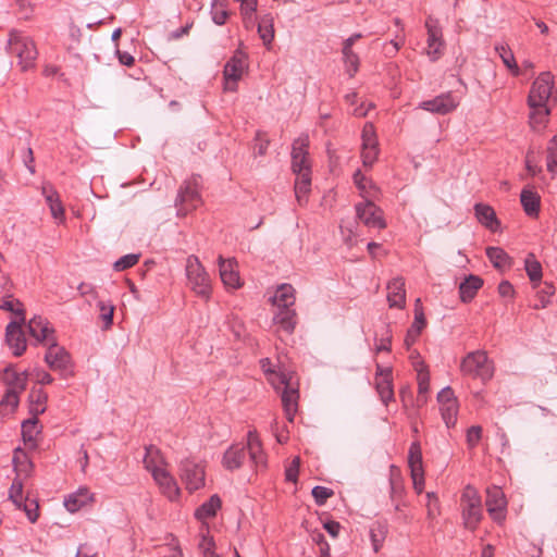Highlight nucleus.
I'll use <instances>...</instances> for the list:
<instances>
[{
	"mask_svg": "<svg viewBox=\"0 0 557 557\" xmlns=\"http://www.w3.org/2000/svg\"><path fill=\"white\" fill-rule=\"evenodd\" d=\"M425 318L424 313L422 311V308L420 307V299L416 300V308H414V322L411 326V330L414 329L416 336H418L421 332V330L425 326Z\"/></svg>",
	"mask_w": 557,
	"mask_h": 557,
	"instance_id": "13d9d810",
	"label": "nucleus"
},
{
	"mask_svg": "<svg viewBox=\"0 0 557 557\" xmlns=\"http://www.w3.org/2000/svg\"><path fill=\"white\" fill-rule=\"evenodd\" d=\"M474 214L478 221L486 228L496 232L499 228V221L496 216L495 210L485 203L474 205Z\"/></svg>",
	"mask_w": 557,
	"mask_h": 557,
	"instance_id": "4be33fe9",
	"label": "nucleus"
},
{
	"mask_svg": "<svg viewBox=\"0 0 557 557\" xmlns=\"http://www.w3.org/2000/svg\"><path fill=\"white\" fill-rule=\"evenodd\" d=\"M272 17L264 15L258 23V33L264 45H270L274 38Z\"/></svg>",
	"mask_w": 557,
	"mask_h": 557,
	"instance_id": "ea45409f",
	"label": "nucleus"
},
{
	"mask_svg": "<svg viewBox=\"0 0 557 557\" xmlns=\"http://www.w3.org/2000/svg\"><path fill=\"white\" fill-rule=\"evenodd\" d=\"M354 182L357 188L360 190V194L363 198L368 199V195H370V190L374 188L371 181H369L360 170L356 171L354 174Z\"/></svg>",
	"mask_w": 557,
	"mask_h": 557,
	"instance_id": "8fccbe9b",
	"label": "nucleus"
},
{
	"mask_svg": "<svg viewBox=\"0 0 557 557\" xmlns=\"http://www.w3.org/2000/svg\"><path fill=\"white\" fill-rule=\"evenodd\" d=\"M138 260L139 255H125L114 262L113 268L115 271H124L126 269L134 267L138 262Z\"/></svg>",
	"mask_w": 557,
	"mask_h": 557,
	"instance_id": "864d4df0",
	"label": "nucleus"
},
{
	"mask_svg": "<svg viewBox=\"0 0 557 557\" xmlns=\"http://www.w3.org/2000/svg\"><path fill=\"white\" fill-rule=\"evenodd\" d=\"M246 455L245 446L233 445L224 453L222 463L225 469L234 471L243 466Z\"/></svg>",
	"mask_w": 557,
	"mask_h": 557,
	"instance_id": "5701e85b",
	"label": "nucleus"
},
{
	"mask_svg": "<svg viewBox=\"0 0 557 557\" xmlns=\"http://www.w3.org/2000/svg\"><path fill=\"white\" fill-rule=\"evenodd\" d=\"M40 433L38 429V418L33 416L22 423V437L29 448L34 449L37 447V436Z\"/></svg>",
	"mask_w": 557,
	"mask_h": 557,
	"instance_id": "c85d7f7f",
	"label": "nucleus"
},
{
	"mask_svg": "<svg viewBox=\"0 0 557 557\" xmlns=\"http://www.w3.org/2000/svg\"><path fill=\"white\" fill-rule=\"evenodd\" d=\"M300 467V458L296 456L285 470V478L288 482H297Z\"/></svg>",
	"mask_w": 557,
	"mask_h": 557,
	"instance_id": "0e129e2a",
	"label": "nucleus"
},
{
	"mask_svg": "<svg viewBox=\"0 0 557 557\" xmlns=\"http://www.w3.org/2000/svg\"><path fill=\"white\" fill-rule=\"evenodd\" d=\"M91 499V494L87 487H81L77 492L69 495L64 500L65 508L75 512L85 506Z\"/></svg>",
	"mask_w": 557,
	"mask_h": 557,
	"instance_id": "c756f323",
	"label": "nucleus"
},
{
	"mask_svg": "<svg viewBox=\"0 0 557 557\" xmlns=\"http://www.w3.org/2000/svg\"><path fill=\"white\" fill-rule=\"evenodd\" d=\"M295 290L289 284H282L273 296V304L277 308L293 307L295 304Z\"/></svg>",
	"mask_w": 557,
	"mask_h": 557,
	"instance_id": "7c9ffc66",
	"label": "nucleus"
},
{
	"mask_svg": "<svg viewBox=\"0 0 557 557\" xmlns=\"http://www.w3.org/2000/svg\"><path fill=\"white\" fill-rule=\"evenodd\" d=\"M202 203L200 196V176L193 175L186 180L180 187L175 206L178 215H186L197 209Z\"/></svg>",
	"mask_w": 557,
	"mask_h": 557,
	"instance_id": "39448f33",
	"label": "nucleus"
},
{
	"mask_svg": "<svg viewBox=\"0 0 557 557\" xmlns=\"http://www.w3.org/2000/svg\"><path fill=\"white\" fill-rule=\"evenodd\" d=\"M408 466L411 471H423L422 451L418 441L412 442L408 451Z\"/></svg>",
	"mask_w": 557,
	"mask_h": 557,
	"instance_id": "58836bf2",
	"label": "nucleus"
},
{
	"mask_svg": "<svg viewBox=\"0 0 557 557\" xmlns=\"http://www.w3.org/2000/svg\"><path fill=\"white\" fill-rule=\"evenodd\" d=\"M483 286V280L470 274L459 285V294L462 302H470L476 295L478 290Z\"/></svg>",
	"mask_w": 557,
	"mask_h": 557,
	"instance_id": "b1692460",
	"label": "nucleus"
},
{
	"mask_svg": "<svg viewBox=\"0 0 557 557\" xmlns=\"http://www.w3.org/2000/svg\"><path fill=\"white\" fill-rule=\"evenodd\" d=\"M9 499L16 506L22 508L23 497V481L20 478H15L9 491Z\"/></svg>",
	"mask_w": 557,
	"mask_h": 557,
	"instance_id": "49530a36",
	"label": "nucleus"
},
{
	"mask_svg": "<svg viewBox=\"0 0 557 557\" xmlns=\"http://www.w3.org/2000/svg\"><path fill=\"white\" fill-rule=\"evenodd\" d=\"M377 146L374 126L367 123L362 129V147Z\"/></svg>",
	"mask_w": 557,
	"mask_h": 557,
	"instance_id": "4d7b16f0",
	"label": "nucleus"
},
{
	"mask_svg": "<svg viewBox=\"0 0 557 557\" xmlns=\"http://www.w3.org/2000/svg\"><path fill=\"white\" fill-rule=\"evenodd\" d=\"M280 385L283 386L281 399L287 419L292 422L298 408V389L295 388L290 383V377L286 374L278 376Z\"/></svg>",
	"mask_w": 557,
	"mask_h": 557,
	"instance_id": "ddd939ff",
	"label": "nucleus"
},
{
	"mask_svg": "<svg viewBox=\"0 0 557 557\" xmlns=\"http://www.w3.org/2000/svg\"><path fill=\"white\" fill-rule=\"evenodd\" d=\"M440 410L446 426L448 429L455 426L458 414V403L450 401L447 405H441Z\"/></svg>",
	"mask_w": 557,
	"mask_h": 557,
	"instance_id": "79ce46f5",
	"label": "nucleus"
},
{
	"mask_svg": "<svg viewBox=\"0 0 557 557\" xmlns=\"http://www.w3.org/2000/svg\"><path fill=\"white\" fill-rule=\"evenodd\" d=\"M412 364L417 371L418 401L425 404L430 387V374L423 361H413Z\"/></svg>",
	"mask_w": 557,
	"mask_h": 557,
	"instance_id": "393cba45",
	"label": "nucleus"
},
{
	"mask_svg": "<svg viewBox=\"0 0 557 557\" xmlns=\"http://www.w3.org/2000/svg\"><path fill=\"white\" fill-rule=\"evenodd\" d=\"M219 271L223 284L230 288H238L240 286V277L237 271V263L234 259H224L219 257Z\"/></svg>",
	"mask_w": 557,
	"mask_h": 557,
	"instance_id": "6ab92c4d",
	"label": "nucleus"
},
{
	"mask_svg": "<svg viewBox=\"0 0 557 557\" xmlns=\"http://www.w3.org/2000/svg\"><path fill=\"white\" fill-rule=\"evenodd\" d=\"M292 169L295 174L311 173L308 156L294 157L292 159Z\"/></svg>",
	"mask_w": 557,
	"mask_h": 557,
	"instance_id": "5fc2aeb1",
	"label": "nucleus"
},
{
	"mask_svg": "<svg viewBox=\"0 0 557 557\" xmlns=\"http://www.w3.org/2000/svg\"><path fill=\"white\" fill-rule=\"evenodd\" d=\"M553 88L554 76L550 72L541 73L533 82L528 96V103L532 110L530 121L533 126L546 122L550 113L548 104L553 98Z\"/></svg>",
	"mask_w": 557,
	"mask_h": 557,
	"instance_id": "f257e3e1",
	"label": "nucleus"
},
{
	"mask_svg": "<svg viewBox=\"0 0 557 557\" xmlns=\"http://www.w3.org/2000/svg\"><path fill=\"white\" fill-rule=\"evenodd\" d=\"M12 462L16 473L15 478H20L23 481V479H26L30 475L33 463L24 450L16 448L14 450Z\"/></svg>",
	"mask_w": 557,
	"mask_h": 557,
	"instance_id": "a878e982",
	"label": "nucleus"
},
{
	"mask_svg": "<svg viewBox=\"0 0 557 557\" xmlns=\"http://www.w3.org/2000/svg\"><path fill=\"white\" fill-rule=\"evenodd\" d=\"M520 201L524 212L529 216H536L540 212V196L529 189H523L520 195Z\"/></svg>",
	"mask_w": 557,
	"mask_h": 557,
	"instance_id": "72a5a7b5",
	"label": "nucleus"
},
{
	"mask_svg": "<svg viewBox=\"0 0 557 557\" xmlns=\"http://www.w3.org/2000/svg\"><path fill=\"white\" fill-rule=\"evenodd\" d=\"M48 348L45 355V361L48 363L50 369L65 371L67 370L71 361L69 352L60 347L57 343V338L47 344Z\"/></svg>",
	"mask_w": 557,
	"mask_h": 557,
	"instance_id": "2eb2a0df",
	"label": "nucleus"
},
{
	"mask_svg": "<svg viewBox=\"0 0 557 557\" xmlns=\"http://www.w3.org/2000/svg\"><path fill=\"white\" fill-rule=\"evenodd\" d=\"M8 48L11 54L18 59L22 71H28L35 66L38 51L34 40L22 32L12 29L9 33Z\"/></svg>",
	"mask_w": 557,
	"mask_h": 557,
	"instance_id": "7ed1b4c3",
	"label": "nucleus"
},
{
	"mask_svg": "<svg viewBox=\"0 0 557 557\" xmlns=\"http://www.w3.org/2000/svg\"><path fill=\"white\" fill-rule=\"evenodd\" d=\"M356 214L368 227L380 230L386 227L383 211L370 199L356 205Z\"/></svg>",
	"mask_w": 557,
	"mask_h": 557,
	"instance_id": "9d476101",
	"label": "nucleus"
},
{
	"mask_svg": "<svg viewBox=\"0 0 557 557\" xmlns=\"http://www.w3.org/2000/svg\"><path fill=\"white\" fill-rule=\"evenodd\" d=\"M524 270L532 283H540L543 276L542 264L533 252H529L524 259Z\"/></svg>",
	"mask_w": 557,
	"mask_h": 557,
	"instance_id": "4c0bfd02",
	"label": "nucleus"
},
{
	"mask_svg": "<svg viewBox=\"0 0 557 557\" xmlns=\"http://www.w3.org/2000/svg\"><path fill=\"white\" fill-rule=\"evenodd\" d=\"M460 370L463 375L487 382L493 377L494 367L483 350L469 352L461 361Z\"/></svg>",
	"mask_w": 557,
	"mask_h": 557,
	"instance_id": "20e7f679",
	"label": "nucleus"
},
{
	"mask_svg": "<svg viewBox=\"0 0 557 557\" xmlns=\"http://www.w3.org/2000/svg\"><path fill=\"white\" fill-rule=\"evenodd\" d=\"M311 494L314 498L315 504L318 506H322L326 503V500L330 497L334 495V492L329 487L317 485L312 488Z\"/></svg>",
	"mask_w": 557,
	"mask_h": 557,
	"instance_id": "603ef678",
	"label": "nucleus"
},
{
	"mask_svg": "<svg viewBox=\"0 0 557 557\" xmlns=\"http://www.w3.org/2000/svg\"><path fill=\"white\" fill-rule=\"evenodd\" d=\"M389 497L392 502L405 500L406 490L399 476L392 475L389 479Z\"/></svg>",
	"mask_w": 557,
	"mask_h": 557,
	"instance_id": "a18cd8bd",
	"label": "nucleus"
},
{
	"mask_svg": "<svg viewBox=\"0 0 557 557\" xmlns=\"http://www.w3.org/2000/svg\"><path fill=\"white\" fill-rule=\"evenodd\" d=\"M186 275L191 289L202 298L211 293L210 277L196 256H189L186 262Z\"/></svg>",
	"mask_w": 557,
	"mask_h": 557,
	"instance_id": "0eeeda50",
	"label": "nucleus"
},
{
	"mask_svg": "<svg viewBox=\"0 0 557 557\" xmlns=\"http://www.w3.org/2000/svg\"><path fill=\"white\" fill-rule=\"evenodd\" d=\"M485 504L487 511L493 520L499 522L505 519V509L507 503L504 492L499 487L493 486L487 488Z\"/></svg>",
	"mask_w": 557,
	"mask_h": 557,
	"instance_id": "dca6fc26",
	"label": "nucleus"
},
{
	"mask_svg": "<svg viewBox=\"0 0 557 557\" xmlns=\"http://www.w3.org/2000/svg\"><path fill=\"white\" fill-rule=\"evenodd\" d=\"M342 52L346 71L350 77H354L359 70V57L352 50H342Z\"/></svg>",
	"mask_w": 557,
	"mask_h": 557,
	"instance_id": "09e8293b",
	"label": "nucleus"
},
{
	"mask_svg": "<svg viewBox=\"0 0 557 557\" xmlns=\"http://www.w3.org/2000/svg\"><path fill=\"white\" fill-rule=\"evenodd\" d=\"M181 479L189 492L205 485V468L193 459L182 460L180 466Z\"/></svg>",
	"mask_w": 557,
	"mask_h": 557,
	"instance_id": "1a4fd4ad",
	"label": "nucleus"
},
{
	"mask_svg": "<svg viewBox=\"0 0 557 557\" xmlns=\"http://www.w3.org/2000/svg\"><path fill=\"white\" fill-rule=\"evenodd\" d=\"M24 324L22 321H11L5 327V342L15 357L22 356L27 347Z\"/></svg>",
	"mask_w": 557,
	"mask_h": 557,
	"instance_id": "f8f14e48",
	"label": "nucleus"
},
{
	"mask_svg": "<svg viewBox=\"0 0 557 557\" xmlns=\"http://www.w3.org/2000/svg\"><path fill=\"white\" fill-rule=\"evenodd\" d=\"M7 391L0 400V414L8 416L18 406L20 395L26 389L28 373L17 372L12 364L8 366L0 375Z\"/></svg>",
	"mask_w": 557,
	"mask_h": 557,
	"instance_id": "f03ea898",
	"label": "nucleus"
},
{
	"mask_svg": "<svg viewBox=\"0 0 557 557\" xmlns=\"http://www.w3.org/2000/svg\"><path fill=\"white\" fill-rule=\"evenodd\" d=\"M425 27L428 30L426 53L432 61H435L443 54L444 41L442 39V28L438 21L432 16L426 18Z\"/></svg>",
	"mask_w": 557,
	"mask_h": 557,
	"instance_id": "9b49d317",
	"label": "nucleus"
},
{
	"mask_svg": "<svg viewBox=\"0 0 557 557\" xmlns=\"http://www.w3.org/2000/svg\"><path fill=\"white\" fill-rule=\"evenodd\" d=\"M21 509L25 511L28 520L32 523H35L37 521L39 513L38 504L36 500H29L28 498L23 499Z\"/></svg>",
	"mask_w": 557,
	"mask_h": 557,
	"instance_id": "6e6d98bb",
	"label": "nucleus"
},
{
	"mask_svg": "<svg viewBox=\"0 0 557 557\" xmlns=\"http://www.w3.org/2000/svg\"><path fill=\"white\" fill-rule=\"evenodd\" d=\"M46 202L48 203L51 214L54 219L64 218V208L62 206L59 195L53 198H48Z\"/></svg>",
	"mask_w": 557,
	"mask_h": 557,
	"instance_id": "680f3d73",
	"label": "nucleus"
},
{
	"mask_svg": "<svg viewBox=\"0 0 557 557\" xmlns=\"http://www.w3.org/2000/svg\"><path fill=\"white\" fill-rule=\"evenodd\" d=\"M462 519L465 527L475 530L482 519V502L478 491L467 485L461 495Z\"/></svg>",
	"mask_w": 557,
	"mask_h": 557,
	"instance_id": "423d86ee",
	"label": "nucleus"
},
{
	"mask_svg": "<svg viewBox=\"0 0 557 557\" xmlns=\"http://www.w3.org/2000/svg\"><path fill=\"white\" fill-rule=\"evenodd\" d=\"M387 300L392 308H404L406 304L405 281L403 277L393 278L387 285Z\"/></svg>",
	"mask_w": 557,
	"mask_h": 557,
	"instance_id": "412c9836",
	"label": "nucleus"
},
{
	"mask_svg": "<svg viewBox=\"0 0 557 557\" xmlns=\"http://www.w3.org/2000/svg\"><path fill=\"white\" fill-rule=\"evenodd\" d=\"M295 194L297 200L302 205V198L309 193L311 186V173L296 174Z\"/></svg>",
	"mask_w": 557,
	"mask_h": 557,
	"instance_id": "a19ab883",
	"label": "nucleus"
},
{
	"mask_svg": "<svg viewBox=\"0 0 557 557\" xmlns=\"http://www.w3.org/2000/svg\"><path fill=\"white\" fill-rule=\"evenodd\" d=\"M48 395L42 388L33 387L28 395L29 412L38 417L46 410Z\"/></svg>",
	"mask_w": 557,
	"mask_h": 557,
	"instance_id": "cd10ccee",
	"label": "nucleus"
},
{
	"mask_svg": "<svg viewBox=\"0 0 557 557\" xmlns=\"http://www.w3.org/2000/svg\"><path fill=\"white\" fill-rule=\"evenodd\" d=\"M28 334L36 341L37 344L47 345L55 339L54 329L50 325L49 321L41 317H33L27 324Z\"/></svg>",
	"mask_w": 557,
	"mask_h": 557,
	"instance_id": "4468645a",
	"label": "nucleus"
},
{
	"mask_svg": "<svg viewBox=\"0 0 557 557\" xmlns=\"http://www.w3.org/2000/svg\"><path fill=\"white\" fill-rule=\"evenodd\" d=\"M247 449H248L250 460L256 466H259L264 462V455L262 451L261 442H260L256 431L248 432Z\"/></svg>",
	"mask_w": 557,
	"mask_h": 557,
	"instance_id": "473e14b6",
	"label": "nucleus"
},
{
	"mask_svg": "<svg viewBox=\"0 0 557 557\" xmlns=\"http://www.w3.org/2000/svg\"><path fill=\"white\" fill-rule=\"evenodd\" d=\"M379 156L377 146L362 147V162L364 166H372Z\"/></svg>",
	"mask_w": 557,
	"mask_h": 557,
	"instance_id": "052dcab7",
	"label": "nucleus"
},
{
	"mask_svg": "<svg viewBox=\"0 0 557 557\" xmlns=\"http://www.w3.org/2000/svg\"><path fill=\"white\" fill-rule=\"evenodd\" d=\"M247 66V55L237 50L224 66L223 76L225 90L235 91L237 89V82L242 78Z\"/></svg>",
	"mask_w": 557,
	"mask_h": 557,
	"instance_id": "6e6552de",
	"label": "nucleus"
},
{
	"mask_svg": "<svg viewBox=\"0 0 557 557\" xmlns=\"http://www.w3.org/2000/svg\"><path fill=\"white\" fill-rule=\"evenodd\" d=\"M143 461H144L145 468L148 471H150L152 475L156 471H161L163 469L161 467L163 463V458L161 456V453L153 445L146 447V454L144 456Z\"/></svg>",
	"mask_w": 557,
	"mask_h": 557,
	"instance_id": "f704fd0d",
	"label": "nucleus"
},
{
	"mask_svg": "<svg viewBox=\"0 0 557 557\" xmlns=\"http://www.w3.org/2000/svg\"><path fill=\"white\" fill-rule=\"evenodd\" d=\"M308 147H309V136L308 135H300L298 138H296L292 146V159L294 157H301V156H308Z\"/></svg>",
	"mask_w": 557,
	"mask_h": 557,
	"instance_id": "3c124183",
	"label": "nucleus"
},
{
	"mask_svg": "<svg viewBox=\"0 0 557 557\" xmlns=\"http://www.w3.org/2000/svg\"><path fill=\"white\" fill-rule=\"evenodd\" d=\"M376 383L375 388L382 400L387 406L389 401L394 400L393 379L392 369L382 368L380 364L376 366Z\"/></svg>",
	"mask_w": 557,
	"mask_h": 557,
	"instance_id": "f3484780",
	"label": "nucleus"
},
{
	"mask_svg": "<svg viewBox=\"0 0 557 557\" xmlns=\"http://www.w3.org/2000/svg\"><path fill=\"white\" fill-rule=\"evenodd\" d=\"M546 166L552 174L557 173V134L548 141L546 149Z\"/></svg>",
	"mask_w": 557,
	"mask_h": 557,
	"instance_id": "c03bdc74",
	"label": "nucleus"
},
{
	"mask_svg": "<svg viewBox=\"0 0 557 557\" xmlns=\"http://www.w3.org/2000/svg\"><path fill=\"white\" fill-rule=\"evenodd\" d=\"M486 256L492 264L499 270L510 268L512 264V259L500 247H487Z\"/></svg>",
	"mask_w": 557,
	"mask_h": 557,
	"instance_id": "2f4dec72",
	"label": "nucleus"
},
{
	"mask_svg": "<svg viewBox=\"0 0 557 557\" xmlns=\"http://www.w3.org/2000/svg\"><path fill=\"white\" fill-rule=\"evenodd\" d=\"M495 51L498 53L502 59L504 65L515 75L518 76L520 74V69L516 62L513 52L506 44H496Z\"/></svg>",
	"mask_w": 557,
	"mask_h": 557,
	"instance_id": "c9c22d12",
	"label": "nucleus"
},
{
	"mask_svg": "<svg viewBox=\"0 0 557 557\" xmlns=\"http://www.w3.org/2000/svg\"><path fill=\"white\" fill-rule=\"evenodd\" d=\"M437 401L441 405H447L450 401H457L454 391L447 386L444 387L438 394H437Z\"/></svg>",
	"mask_w": 557,
	"mask_h": 557,
	"instance_id": "774afa93",
	"label": "nucleus"
},
{
	"mask_svg": "<svg viewBox=\"0 0 557 557\" xmlns=\"http://www.w3.org/2000/svg\"><path fill=\"white\" fill-rule=\"evenodd\" d=\"M221 498L218 495H212L209 500L203 503L196 509L195 516L199 520H206L216 515L218 509L221 507Z\"/></svg>",
	"mask_w": 557,
	"mask_h": 557,
	"instance_id": "e433bc0d",
	"label": "nucleus"
},
{
	"mask_svg": "<svg viewBox=\"0 0 557 557\" xmlns=\"http://www.w3.org/2000/svg\"><path fill=\"white\" fill-rule=\"evenodd\" d=\"M482 437V428L480 425H472L467 431V444L470 448L475 447Z\"/></svg>",
	"mask_w": 557,
	"mask_h": 557,
	"instance_id": "69168bd1",
	"label": "nucleus"
},
{
	"mask_svg": "<svg viewBox=\"0 0 557 557\" xmlns=\"http://www.w3.org/2000/svg\"><path fill=\"white\" fill-rule=\"evenodd\" d=\"M255 153L258 156H264L270 145V140L265 137V134L258 131L255 136Z\"/></svg>",
	"mask_w": 557,
	"mask_h": 557,
	"instance_id": "bf43d9fd",
	"label": "nucleus"
},
{
	"mask_svg": "<svg viewBox=\"0 0 557 557\" xmlns=\"http://www.w3.org/2000/svg\"><path fill=\"white\" fill-rule=\"evenodd\" d=\"M211 13L212 20L216 25H223L228 16L227 11L223 9V5L219 4L218 1L213 2Z\"/></svg>",
	"mask_w": 557,
	"mask_h": 557,
	"instance_id": "e2e57ef3",
	"label": "nucleus"
},
{
	"mask_svg": "<svg viewBox=\"0 0 557 557\" xmlns=\"http://www.w3.org/2000/svg\"><path fill=\"white\" fill-rule=\"evenodd\" d=\"M214 541L212 537L202 535V539L199 543V549L201 550L203 557H209L211 554H214Z\"/></svg>",
	"mask_w": 557,
	"mask_h": 557,
	"instance_id": "338daca9",
	"label": "nucleus"
},
{
	"mask_svg": "<svg viewBox=\"0 0 557 557\" xmlns=\"http://www.w3.org/2000/svg\"><path fill=\"white\" fill-rule=\"evenodd\" d=\"M273 321L287 334H292L296 326V312L292 307L277 308Z\"/></svg>",
	"mask_w": 557,
	"mask_h": 557,
	"instance_id": "bb28decb",
	"label": "nucleus"
},
{
	"mask_svg": "<svg viewBox=\"0 0 557 557\" xmlns=\"http://www.w3.org/2000/svg\"><path fill=\"white\" fill-rule=\"evenodd\" d=\"M0 308L10 311L14 313L15 315L20 317L18 321L25 322V310L23 308V305L17 299H3L0 304Z\"/></svg>",
	"mask_w": 557,
	"mask_h": 557,
	"instance_id": "de8ad7c7",
	"label": "nucleus"
},
{
	"mask_svg": "<svg viewBox=\"0 0 557 557\" xmlns=\"http://www.w3.org/2000/svg\"><path fill=\"white\" fill-rule=\"evenodd\" d=\"M152 478L164 496L170 500H175L180 495V487L175 479L165 469L156 471Z\"/></svg>",
	"mask_w": 557,
	"mask_h": 557,
	"instance_id": "aec40b11",
	"label": "nucleus"
},
{
	"mask_svg": "<svg viewBox=\"0 0 557 557\" xmlns=\"http://www.w3.org/2000/svg\"><path fill=\"white\" fill-rule=\"evenodd\" d=\"M458 101L450 92L442 94L431 100H425L420 103V108L436 114H447L455 110Z\"/></svg>",
	"mask_w": 557,
	"mask_h": 557,
	"instance_id": "a211bd4d",
	"label": "nucleus"
},
{
	"mask_svg": "<svg viewBox=\"0 0 557 557\" xmlns=\"http://www.w3.org/2000/svg\"><path fill=\"white\" fill-rule=\"evenodd\" d=\"M97 307L100 312L99 318L103 322L102 329H110L113 323L114 306L111 302L99 300Z\"/></svg>",
	"mask_w": 557,
	"mask_h": 557,
	"instance_id": "37998d69",
	"label": "nucleus"
}]
</instances>
